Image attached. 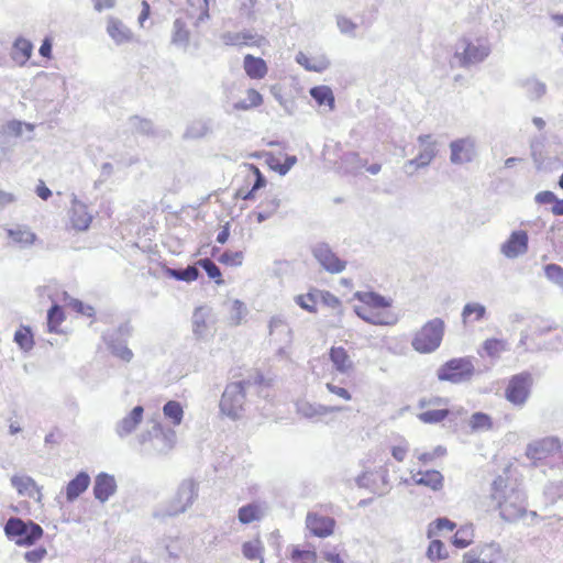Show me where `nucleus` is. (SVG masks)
<instances>
[{"label": "nucleus", "instance_id": "09e8293b", "mask_svg": "<svg viewBox=\"0 0 563 563\" xmlns=\"http://www.w3.org/2000/svg\"><path fill=\"white\" fill-rule=\"evenodd\" d=\"M14 342L20 346L21 350L27 352L32 350L34 345L33 335L27 327H23L15 331L14 333Z\"/></svg>", "mask_w": 563, "mask_h": 563}, {"label": "nucleus", "instance_id": "7ed1b4c3", "mask_svg": "<svg viewBox=\"0 0 563 563\" xmlns=\"http://www.w3.org/2000/svg\"><path fill=\"white\" fill-rule=\"evenodd\" d=\"M263 382L264 376L257 373L253 378L228 384L220 400L221 412L231 419L239 418L245 402L246 390L252 385H261Z\"/></svg>", "mask_w": 563, "mask_h": 563}, {"label": "nucleus", "instance_id": "052dcab7", "mask_svg": "<svg viewBox=\"0 0 563 563\" xmlns=\"http://www.w3.org/2000/svg\"><path fill=\"white\" fill-rule=\"evenodd\" d=\"M336 25L342 34L355 37L356 23L344 15H336Z\"/></svg>", "mask_w": 563, "mask_h": 563}, {"label": "nucleus", "instance_id": "a19ab883", "mask_svg": "<svg viewBox=\"0 0 563 563\" xmlns=\"http://www.w3.org/2000/svg\"><path fill=\"white\" fill-rule=\"evenodd\" d=\"M8 235L22 247L32 245L36 239V235L26 227H16L14 229H9Z\"/></svg>", "mask_w": 563, "mask_h": 563}, {"label": "nucleus", "instance_id": "a211bd4d", "mask_svg": "<svg viewBox=\"0 0 563 563\" xmlns=\"http://www.w3.org/2000/svg\"><path fill=\"white\" fill-rule=\"evenodd\" d=\"M69 218L71 227L77 231H86L92 221V216L87 211V206L76 197L71 200Z\"/></svg>", "mask_w": 563, "mask_h": 563}, {"label": "nucleus", "instance_id": "2f4dec72", "mask_svg": "<svg viewBox=\"0 0 563 563\" xmlns=\"http://www.w3.org/2000/svg\"><path fill=\"white\" fill-rule=\"evenodd\" d=\"M520 86L525 89L528 99L531 101L540 100L548 90L545 82L534 77L521 80Z\"/></svg>", "mask_w": 563, "mask_h": 563}, {"label": "nucleus", "instance_id": "8fccbe9b", "mask_svg": "<svg viewBox=\"0 0 563 563\" xmlns=\"http://www.w3.org/2000/svg\"><path fill=\"white\" fill-rule=\"evenodd\" d=\"M473 537L471 526L461 527L453 537V544L459 549H464L472 543Z\"/></svg>", "mask_w": 563, "mask_h": 563}, {"label": "nucleus", "instance_id": "423d86ee", "mask_svg": "<svg viewBox=\"0 0 563 563\" xmlns=\"http://www.w3.org/2000/svg\"><path fill=\"white\" fill-rule=\"evenodd\" d=\"M146 431L140 434V443H148L151 449L158 454H166L176 443V432L170 428H165L157 420H151Z\"/></svg>", "mask_w": 563, "mask_h": 563}, {"label": "nucleus", "instance_id": "f704fd0d", "mask_svg": "<svg viewBox=\"0 0 563 563\" xmlns=\"http://www.w3.org/2000/svg\"><path fill=\"white\" fill-rule=\"evenodd\" d=\"M238 10L239 16L247 23H255L258 19L257 0H238Z\"/></svg>", "mask_w": 563, "mask_h": 563}, {"label": "nucleus", "instance_id": "6e6d98bb", "mask_svg": "<svg viewBox=\"0 0 563 563\" xmlns=\"http://www.w3.org/2000/svg\"><path fill=\"white\" fill-rule=\"evenodd\" d=\"M544 274L549 280L563 289V267L558 264H548Z\"/></svg>", "mask_w": 563, "mask_h": 563}, {"label": "nucleus", "instance_id": "774afa93", "mask_svg": "<svg viewBox=\"0 0 563 563\" xmlns=\"http://www.w3.org/2000/svg\"><path fill=\"white\" fill-rule=\"evenodd\" d=\"M46 554H47V551L45 548H37V549L25 552L24 559L29 563H40L45 558Z\"/></svg>", "mask_w": 563, "mask_h": 563}, {"label": "nucleus", "instance_id": "ddd939ff", "mask_svg": "<svg viewBox=\"0 0 563 563\" xmlns=\"http://www.w3.org/2000/svg\"><path fill=\"white\" fill-rule=\"evenodd\" d=\"M529 236L527 231H512L509 238L500 245V253L508 260H515L528 252Z\"/></svg>", "mask_w": 563, "mask_h": 563}, {"label": "nucleus", "instance_id": "49530a36", "mask_svg": "<svg viewBox=\"0 0 563 563\" xmlns=\"http://www.w3.org/2000/svg\"><path fill=\"white\" fill-rule=\"evenodd\" d=\"M65 316L62 307L53 303L47 311V329L49 332H57L58 325L64 321Z\"/></svg>", "mask_w": 563, "mask_h": 563}, {"label": "nucleus", "instance_id": "f3484780", "mask_svg": "<svg viewBox=\"0 0 563 563\" xmlns=\"http://www.w3.org/2000/svg\"><path fill=\"white\" fill-rule=\"evenodd\" d=\"M307 529L318 538H327L334 531L335 520L332 517L308 512L306 517Z\"/></svg>", "mask_w": 563, "mask_h": 563}, {"label": "nucleus", "instance_id": "412c9836", "mask_svg": "<svg viewBox=\"0 0 563 563\" xmlns=\"http://www.w3.org/2000/svg\"><path fill=\"white\" fill-rule=\"evenodd\" d=\"M117 492V483L112 475L100 473L95 478L93 495L100 503H106Z\"/></svg>", "mask_w": 563, "mask_h": 563}, {"label": "nucleus", "instance_id": "58836bf2", "mask_svg": "<svg viewBox=\"0 0 563 563\" xmlns=\"http://www.w3.org/2000/svg\"><path fill=\"white\" fill-rule=\"evenodd\" d=\"M263 552L264 547L260 539L244 542L242 545L243 556L250 561H258L257 563H264Z\"/></svg>", "mask_w": 563, "mask_h": 563}, {"label": "nucleus", "instance_id": "680f3d73", "mask_svg": "<svg viewBox=\"0 0 563 563\" xmlns=\"http://www.w3.org/2000/svg\"><path fill=\"white\" fill-rule=\"evenodd\" d=\"M427 556L430 560H440L446 556L444 544L440 540H433L430 542Z\"/></svg>", "mask_w": 563, "mask_h": 563}, {"label": "nucleus", "instance_id": "0eeeda50", "mask_svg": "<svg viewBox=\"0 0 563 563\" xmlns=\"http://www.w3.org/2000/svg\"><path fill=\"white\" fill-rule=\"evenodd\" d=\"M443 333L444 321L434 318L416 332L411 345L419 353H431L440 346Z\"/></svg>", "mask_w": 563, "mask_h": 563}, {"label": "nucleus", "instance_id": "c9c22d12", "mask_svg": "<svg viewBox=\"0 0 563 563\" xmlns=\"http://www.w3.org/2000/svg\"><path fill=\"white\" fill-rule=\"evenodd\" d=\"M296 60L307 70L321 73L330 66V62L325 57L310 58L303 53H298Z\"/></svg>", "mask_w": 563, "mask_h": 563}, {"label": "nucleus", "instance_id": "bf43d9fd", "mask_svg": "<svg viewBox=\"0 0 563 563\" xmlns=\"http://www.w3.org/2000/svg\"><path fill=\"white\" fill-rule=\"evenodd\" d=\"M291 560L295 563H314L317 561V553L314 551L295 548L291 552Z\"/></svg>", "mask_w": 563, "mask_h": 563}, {"label": "nucleus", "instance_id": "338daca9", "mask_svg": "<svg viewBox=\"0 0 563 563\" xmlns=\"http://www.w3.org/2000/svg\"><path fill=\"white\" fill-rule=\"evenodd\" d=\"M317 301L320 299L324 305L331 307L333 309L340 307V300L336 296L332 295L329 291H319L316 290Z\"/></svg>", "mask_w": 563, "mask_h": 563}, {"label": "nucleus", "instance_id": "9d476101", "mask_svg": "<svg viewBox=\"0 0 563 563\" xmlns=\"http://www.w3.org/2000/svg\"><path fill=\"white\" fill-rule=\"evenodd\" d=\"M533 378L529 372L514 375L505 390L506 399L515 406H523L530 396Z\"/></svg>", "mask_w": 563, "mask_h": 563}, {"label": "nucleus", "instance_id": "79ce46f5", "mask_svg": "<svg viewBox=\"0 0 563 563\" xmlns=\"http://www.w3.org/2000/svg\"><path fill=\"white\" fill-rule=\"evenodd\" d=\"M310 96L319 106H328L330 110L334 108V96L327 86H317L310 89Z\"/></svg>", "mask_w": 563, "mask_h": 563}, {"label": "nucleus", "instance_id": "c03bdc74", "mask_svg": "<svg viewBox=\"0 0 563 563\" xmlns=\"http://www.w3.org/2000/svg\"><path fill=\"white\" fill-rule=\"evenodd\" d=\"M483 350L486 355L492 358H499L500 354L508 350V344L504 340L499 339H487L483 343Z\"/></svg>", "mask_w": 563, "mask_h": 563}, {"label": "nucleus", "instance_id": "c85d7f7f", "mask_svg": "<svg viewBox=\"0 0 563 563\" xmlns=\"http://www.w3.org/2000/svg\"><path fill=\"white\" fill-rule=\"evenodd\" d=\"M266 509L267 507L261 503H250L244 505L238 511L239 521L243 525L260 521L265 516Z\"/></svg>", "mask_w": 563, "mask_h": 563}, {"label": "nucleus", "instance_id": "ea45409f", "mask_svg": "<svg viewBox=\"0 0 563 563\" xmlns=\"http://www.w3.org/2000/svg\"><path fill=\"white\" fill-rule=\"evenodd\" d=\"M356 297L369 308H387L391 306L389 299L374 291L357 292Z\"/></svg>", "mask_w": 563, "mask_h": 563}, {"label": "nucleus", "instance_id": "6ab92c4d", "mask_svg": "<svg viewBox=\"0 0 563 563\" xmlns=\"http://www.w3.org/2000/svg\"><path fill=\"white\" fill-rule=\"evenodd\" d=\"M209 310L205 307L196 308L192 314V332L197 340L208 341L213 336L208 323Z\"/></svg>", "mask_w": 563, "mask_h": 563}, {"label": "nucleus", "instance_id": "f257e3e1", "mask_svg": "<svg viewBox=\"0 0 563 563\" xmlns=\"http://www.w3.org/2000/svg\"><path fill=\"white\" fill-rule=\"evenodd\" d=\"M492 53V45L484 36H462L454 45L451 64L461 68H471L483 63Z\"/></svg>", "mask_w": 563, "mask_h": 563}, {"label": "nucleus", "instance_id": "864d4df0", "mask_svg": "<svg viewBox=\"0 0 563 563\" xmlns=\"http://www.w3.org/2000/svg\"><path fill=\"white\" fill-rule=\"evenodd\" d=\"M295 302L302 308L303 310L314 313L317 312L316 303H317V294L308 292L305 295H297L295 297Z\"/></svg>", "mask_w": 563, "mask_h": 563}, {"label": "nucleus", "instance_id": "aec40b11", "mask_svg": "<svg viewBox=\"0 0 563 563\" xmlns=\"http://www.w3.org/2000/svg\"><path fill=\"white\" fill-rule=\"evenodd\" d=\"M144 409L142 406H135L125 417L115 424L117 434L123 439L131 434L143 420Z\"/></svg>", "mask_w": 563, "mask_h": 563}, {"label": "nucleus", "instance_id": "5701e85b", "mask_svg": "<svg viewBox=\"0 0 563 563\" xmlns=\"http://www.w3.org/2000/svg\"><path fill=\"white\" fill-rule=\"evenodd\" d=\"M344 410L340 406H323L320 404H311L308 401H300L297 404V411L307 419H318L329 413L339 412Z\"/></svg>", "mask_w": 563, "mask_h": 563}, {"label": "nucleus", "instance_id": "a18cd8bd", "mask_svg": "<svg viewBox=\"0 0 563 563\" xmlns=\"http://www.w3.org/2000/svg\"><path fill=\"white\" fill-rule=\"evenodd\" d=\"M471 429L475 432L488 431L493 428L492 418L484 412H475L471 416L468 422Z\"/></svg>", "mask_w": 563, "mask_h": 563}, {"label": "nucleus", "instance_id": "37998d69", "mask_svg": "<svg viewBox=\"0 0 563 563\" xmlns=\"http://www.w3.org/2000/svg\"><path fill=\"white\" fill-rule=\"evenodd\" d=\"M164 416L169 419L173 424L179 426L183 421L184 410L181 405L176 400L167 401L163 407Z\"/></svg>", "mask_w": 563, "mask_h": 563}, {"label": "nucleus", "instance_id": "de8ad7c7", "mask_svg": "<svg viewBox=\"0 0 563 563\" xmlns=\"http://www.w3.org/2000/svg\"><path fill=\"white\" fill-rule=\"evenodd\" d=\"M196 266L201 267L207 273L208 277L213 279L216 284L222 285L224 282L221 278V271L210 258H201L196 263Z\"/></svg>", "mask_w": 563, "mask_h": 563}, {"label": "nucleus", "instance_id": "f8f14e48", "mask_svg": "<svg viewBox=\"0 0 563 563\" xmlns=\"http://www.w3.org/2000/svg\"><path fill=\"white\" fill-rule=\"evenodd\" d=\"M450 150V161L455 165L470 163L476 157V142L471 136L452 141Z\"/></svg>", "mask_w": 563, "mask_h": 563}, {"label": "nucleus", "instance_id": "69168bd1", "mask_svg": "<svg viewBox=\"0 0 563 563\" xmlns=\"http://www.w3.org/2000/svg\"><path fill=\"white\" fill-rule=\"evenodd\" d=\"M208 128L201 122H195L186 130L185 136L191 139H199L207 134Z\"/></svg>", "mask_w": 563, "mask_h": 563}, {"label": "nucleus", "instance_id": "603ef678", "mask_svg": "<svg viewBox=\"0 0 563 563\" xmlns=\"http://www.w3.org/2000/svg\"><path fill=\"white\" fill-rule=\"evenodd\" d=\"M254 174H255V181L252 186V188L242 196V190H238L236 196L242 198L243 200H251L254 198V192L258 189L263 188L266 185V178L261 173V170L256 166H252Z\"/></svg>", "mask_w": 563, "mask_h": 563}, {"label": "nucleus", "instance_id": "3c124183", "mask_svg": "<svg viewBox=\"0 0 563 563\" xmlns=\"http://www.w3.org/2000/svg\"><path fill=\"white\" fill-rule=\"evenodd\" d=\"M247 314L246 306L239 299L232 301L229 320L231 324L239 325Z\"/></svg>", "mask_w": 563, "mask_h": 563}, {"label": "nucleus", "instance_id": "b1692460", "mask_svg": "<svg viewBox=\"0 0 563 563\" xmlns=\"http://www.w3.org/2000/svg\"><path fill=\"white\" fill-rule=\"evenodd\" d=\"M107 33L117 45L129 43L133 38L132 31L121 20L114 16L108 18Z\"/></svg>", "mask_w": 563, "mask_h": 563}, {"label": "nucleus", "instance_id": "a878e982", "mask_svg": "<svg viewBox=\"0 0 563 563\" xmlns=\"http://www.w3.org/2000/svg\"><path fill=\"white\" fill-rule=\"evenodd\" d=\"M330 360L336 372L349 374L354 368V363L347 351L342 346H332L329 352Z\"/></svg>", "mask_w": 563, "mask_h": 563}, {"label": "nucleus", "instance_id": "5fc2aeb1", "mask_svg": "<svg viewBox=\"0 0 563 563\" xmlns=\"http://www.w3.org/2000/svg\"><path fill=\"white\" fill-rule=\"evenodd\" d=\"M448 416H449L448 409H434V410H428V411L419 413L418 418L423 423L432 424V423L441 422Z\"/></svg>", "mask_w": 563, "mask_h": 563}, {"label": "nucleus", "instance_id": "20e7f679", "mask_svg": "<svg viewBox=\"0 0 563 563\" xmlns=\"http://www.w3.org/2000/svg\"><path fill=\"white\" fill-rule=\"evenodd\" d=\"M198 497V486L192 479L183 481L175 496L162 508L154 512V517L164 519L184 514Z\"/></svg>", "mask_w": 563, "mask_h": 563}, {"label": "nucleus", "instance_id": "e2e57ef3", "mask_svg": "<svg viewBox=\"0 0 563 563\" xmlns=\"http://www.w3.org/2000/svg\"><path fill=\"white\" fill-rule=\"evenodd\" d=\"M218 261L225 265L240 266L243 262V253L241 251H225Z\"/></svg>", "mask_w": 563, "mask_h": 563}, {"label": "nucleus", "instance_id": "473e14b6", "mask_svg": "<svg viewBox=\"0 0 563 563\" xmlns=\"http://www.w3.org/2000/svg\"><path fill=\"white\" fill-rule=\"evenodd\" d=\"M437 143H428L420 150L417 157L407 161V166H415V168H424L431 164L437 156Z\"/></svg>", "mask_w": 563, "mask_h": 563}, {"label": "nucleus", "instance_id": "e433bc0d", "mask_svg": "<svg viewBox=\"0 0 563 563\" xmlns=\"http://www.w3.org/2000/svg\"><path fill=\"white\" fill-rule=\"evenodd\" d=\"M486 316V307L479 302H467L462 310L461 317L463 323L471 321H481Z\"/></svg>", "mask_w": 563, "mask_h": 563}, {"label": "nucleus", "instance_id": "1a4fd4ad", "mask_svg": "<svg viewBox=\"0 0 563 563\" xmlns=\"http://www.w3.org/2000/svg\"><path fill=\"white\" fill-rule=\"evenodd\" d=\"M474 371V365L470 358H452L438 369L437 376L440 380L460 384L470 380Z\"/></svg>", "mask_w": 563, "mask_h": 563}, {"label": "nucleus", "instance_id": "4468645a", "mask_svg": "<svg viewBox=\"0 0 563 563\" xmlns=\"http://www.w3.org/2000/svg\"><path fill=\"white\" fill-rule=\"evenodd\" d=\"M500 554L496 542L479 544L463 555V563H495Z\"/></svg>", "mask_w": 563, "mask_h": 563}, {"label": "nucleus", "instance_id": "4d7b16f0", "mask_svg": "<svg viewBox=\"0 0 563 563\" xmlns=\"http://www.w3.org/2000/svg\"><path fill=\"white\" fill-rule=\"evenodd\" d=\"M130 125L137 133L145 135H150L153 133V123L147 119L132 117L130 118Z\"/></svg>", "mask_w": 563, "mask_h": 563}, {"label": "nucleus", "instance_id": "9b49d317", "mask_svg": "<svg viewBox=\"0 0 563 563\" xmlns=\"http://www.w3.org/2000/svg\"><path fill=\"white\" fill-rule=\"evenodd\" d=\"M311 252L320 266L330 274H340L346 267V262L339 258L328 243L314 244Z\"/></svg>", "mask_w": 563, "mask_h": 563}, {"label": "nucleus", "instance_id": "dca6fc26", "mask_svg": "<svg viewBox=\"0 0 563 563\" xmlns=\"http://www.w3.org/2000/svg\"><path fill=\"white\" fill-rule=\"evenodd\" d=\"M189 22L194 24V20H190L184 15L177 16L172 26L170 43L172 45L186 52L190 45L191 32L189 29Z\"/></svg>", "mask_w": 563, "mask_h": 563}, {"label": "nucleus", "instance_id": "6e6552de", "mask_svg": "<svg viewBox=\"0 0 563 563\" xmlns=\"http://www.w3.org/2000/svg\"><path fill=\"white\" fill-rule=\"evenodd\" d=\"M133 327L130 322L120 324L115 330L103 333L102 339L111 354L123 362H131L134 354L128 347V340L131 338Z\"/></svg>", "mask_w": 563, "mask_h": 563}, {"label": "nucleus", "instance_id": "2eb2a0df", "mask_svg": "<svg viewBox=\"0 0 563 563\" xmlns=\"http://www.w3.org/2000/svg\"><path fill=\"white\" fill-rule=\"evenodd\" d=\"M561 449L560 440L555 437H547L528 444L526 455L533 461H540Z\"/></svg>", "mask_w": 563, "mask_h": 563}, {"label": "nucleus", "instance_id": "7c9ffc66", "mask_svg": "<svg viewBox=\"0 0 563 563\" xmlns=\"http://www.w3.org/2000/svg\"><path fill=\"white\" fill-rule=\"evenodd\" d=\"M243 66L247 76L253 79H262L267 74V66L263 58L253 55L244 57Z\"/></svg>", "mask_w": 563, "mask_h": 563}, {"label": "nucleus", "instance_id": "c756f323", "mask_svg": "<svg viewBox=\"0 0 563 563\" xmlns=\"http://www.w3.org/2000/svg\"><path fill=\"white\" fill-rule=\"evenodd\" d=\"M90 484V476L86 472H79L66 487V498L68 501L77 499Z\"/></svg>", "mask_w": 563, "mask_h": 563}, {"label": "nucleus", "instance_id": "72a5a7b5", "mask_svg": "<svg viewBox=\"0 0 563 563\" xmlns=\"http://www.w3.org/2000/svg\"><path fill=\"white\" fill-rule=\"evenodd\" d=\"M32 51L33 44L29 40L18 37L13 43L12 58L22 66L30 59Z\"/></svg>", "mask_w": 563, "mask_h": 563}, {"label": "nucleus", "instance_id": "0e129e2a", "mask_svg": "<svg viewBox=\"0 0 563 563\" xmlns=\"http://www.w3.org/2000/svg\"><path fill=\"white\" fill-rule=\"evenodd\" d=\"M241 42L242 45L261 46V44L265 42V38L262 35H258L257 33H254L252 31H242Z\"/></svg>", "mask_w": 563, "mask_h": 563}, {"label": "nucleus", "instance_id": "4c0bfd02", "mask_svg": "<svg viewBox=\"0 0 563 563\" xmlns=\"http://www.w3.org/2000/svg\"><path fill=\"white\" fill-rule=\"evenodd\" d=\"M165 274L168 277L174 278L176 280H183V282L190 283L198 278L199 269L196 265H189L186 268L166 267Z\"/></svg>", "mask_w": 563, "mask_h": 563}, {"label": "nucleus", "instance_id": "cd10ccee", "mask_svg": "<svg viewBox=\"0 0 563 563\" xmlns=\"http://www.w3.org/2000/svg\"><path fill=\"white\" fill-rule=\"evenodd\" d=\"M11 484L20 495H26L29 497L41 500V488L36 485L32 477L14 475L11 477Z\"/></svg>", "mask_w": 563, "mask_h": 563}, {"label": "nucleus", "instance_id": "f03ea898", "mask_svg": "<svg viewBox=\"0 0 563 563\" xmlns=\"http://www.w3.org/2000/svg\"><path fill=\"white\" fill-rule=\"evenodd\" d=\"M503 483L501 477L494 481L492 498L497 503L500 517L507 522H516L527 514L525 496L515 488L503 489Z\"/></svg>", "mask_w": 563, "mask_h": 563}, {"label": "nucleus", "instance_id": "bb28decb", "mask_svg": "<svg viewBox=\"0 0 563 563\" xmlns=\"http://www.w3.org/2000/svg\"><path fill=\"white\" fill-rule=\"evenodd\" d=\"M411 478L416 485L429 487L433 492L441 490L443 487V475L435 470L418 472Z\"/></svg>", "mask_w": 563, "mask_h": 563}, {"label": "nucleus", "instance_id": "393cba45", "mask_svg": "<svg viewBox=\"0 0 563 563\" xmlns=\"http://www.w3.org/2000/svg\"><path fill=\"white\" fill-rule=\"evenodd\" d=\"M187 5L188 8L180 15L194 20V26L198 27L210 18L208 0H187Z\"/></svg>", "mask_w": 563, "mask_h": 563}, {"label": "nucleus", "instance_id": "4be33fe9", "mask_svg": "<svg viewBox=\"0 0 563 563\" xmlns=\"http://www.w3.org/2000/svg\"><path fill=\"white\" fill-rule=\"evenodd\" d=\"M271 338L280 344L290 345L292 342V330L279 316L272 317L268 324Z\"/></svg>", "mask_w": 563, "mask_h": 563}, {"label": "nucleus", "instance_id": "39448f33", "mask_svg": "<svg viewBox=\"0 0 563 563\" xmlns=\"http://www.w3.org/2000/svg\"><path fill=\"white\" fill-rule=\"evenodd\" d=\"M4 533L16 545L31 547L42 538L44 531L38 523L32 520L11 517L4 525Z\"/></svg>", "mask_w": 563, "mask_h": 563}, {"label": "nucleus", "instance_id": "13d9d810", "mask_svg": "<svg viewBox=\"0 0 563 563\" xmlns=\"http://www.w3.org/2000/svg\"><path fill=\"white\" fill-rule=\"evenodd\" d=\"M355 313L364 321L371 324H388L387 321H384L380 314L367 310L365 307H355Z\"/></svg>", "mask_w": 563, "mask_h": 563}]
</instances>
